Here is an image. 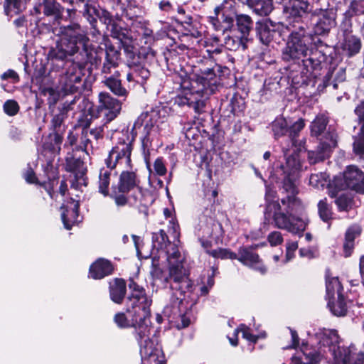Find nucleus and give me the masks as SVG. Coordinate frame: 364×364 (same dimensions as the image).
<instances>
[{"label": "nucleus", "mask_w": 364, "mask_h": 364, "mask_svg": "<svg viewBox=\"0 0 364 364\" xmlns=\"http://www.w3.org/2000/svg\"><path fill=\"white\" fill-rule=\"evenodd\" d=\"M326 297L328 299H335V294L337 296H341L343 291V287L338 278L336 277H326Z\"/></svg>", "instance_id": "nucleus-29"}, {"label": "nucleus", "mask_w": 364, "mask_h": 364, "mask_svg": "<svg viewBox=\"0 0 364 364\" xmlns=\"http://www.w3.org/2000/svg\"><path fill=\"white\" fill-rule=\"evenodd\" d=\"M4 110L6 114L14 116L18 113L19 106L15 100H9L4 105Z\"/></svg>", "instance_id": "nucleus-52"}, {"label": "nucleus", "mask_w": 364, "mask_h": 364, "mask_svg": "<svg viewBox=\"0 0 364 364\" xmlns=\"http://www.w3.org/2000/svg\"><path fill=\"white\" fill-rule=\"evenodd\" d=\"M105 83L114 95L119 97L127 96V91L122 86L121 81L119 79L109 77L105 80Z\"/></svg>", "instance_id": "nucleus-41"}, {"label": "nucleus", "mask_w": 364, "mask_h": 364, "mask_svg": "<svg viewBox=\"0 0 364 364\" xmlns=\"http://www.w3.org/2000/svg\"><path fill=\"white\" fill-rule=\"evenodd\" d=\"M154 173L158 176H164L167 169L162 158H157L154 163Z\"/></svg>", "instance_id": "nucleus-55"}, {"label": "nucleus", "mask_w": 364, "mask_h": 364, "mask_svg": "<svg viewBox=\"0 0 364 364\" xmlns=\"http://www.w3.org/2000/svg\"><path fill=\"white\" fill-rule=\"evenodd\" d=\"M88 136V131H83L82 136L81 138V143L83 145V147L86 151H87L89 149V146L92 147L90 139L87 137Z\"/></svg>", "instance_id": "nucleus-60"}, {"label": "nucleus", "mask_w": 364, "mask_h": 364, "mask_svg": "<svg viewBox=\"0 0 364 364\" xmlns=\"http://www.w3.org/2000/svg\"><path fill=\"white\" fill-rule=\"evenodd\" d=\"M317 17L314 26V33L316 35L327 33L336 25V11L333 9H321L316 14Z\"/></svg>", "instance_id": "nucleus-15"}, {"label": "nucleus", "mask_w": 364, "mask_h": 364, "mask_svg": "<svg viewBox=\"0 0 364 364\" xmlns=\"http://www.w3.org/2000/svg\"><path fill=\"white\" fill-rule=\"evenodd\" d=\"M318 209L320 218L324 222H328L331 219L332 213L326 200H321L318 203Z\"/></svg>", "instance_id": "nucleus-48"}, {"label": "nucleus", "mask_w": 364, "mask_h": 364, "mask_svg": "<svg viewBox=\"0 0 364 364\" xmlns=\"http://www.w3.org/2000/svg\"><path fill=\"white\" fill-rule=\"evenodd\" d=\"M328 178V176L324 172L311 174L309 184L316 188H323L327 184Z\"/></svg>", "instance_id": "nucleus-46"}, {"label": "nucleus", "mask_w": 364, "mask_h": 364, "mask_svg": "<svg viewBox=\"0 0 364 364\" xmlns=\"http://www.w3.org/2000/svg\"><path fill=\"white\" fill-rule=\"evenodd\" d=\"M134 137L128 131L123 132L117 144L112 147L105 159V164L109 169L118 167L120 169L132 168L131 155Z\"/></svg>", "instance_id": "nucleus-8"}, {"label": "nucleus", "mask_w": 364, "mask_h": 364, "mask_svg": "<svg viewBox=\"0 0 364 364\" xmlns=\"http://www.w3.org/2000/svg\"><path fill=\"white\" fill-rule=\"evenodd\" d=\"M289 124L286 118L277 117L272 123V130L276 139L289 134Z\"/></svg>", "instance_id": "nucleus-30"}, {"label": "nucleus", "mask_w": 364, "mask_h": 364, "mask_svg": "<svg viewBox=\"0 0 364 364\" xmlns=\"http://www.w3.org/2000/svg\"><path fill=\"white\" fill-rule=\"evenodd\" d=\"M129 69L130 72L127 75V80L129 82L143 83L150 76L149 70L141 63H133L129 65Z\"/></svg>", "instance_id": "nucleus-24"}, {"label": "nucleus", "mask_w": 364, "mask_h": 364, "mask_svg": "<svg viewBox=\"0 0 364 364\" xmlns=\"http://www.w3.org/2000/svg\"><path fill=\"white\" fill-rule=\"evenodd\" d=\"M126 193L119 191L118 188L112 187V191L110 194L109 193V196L114 200L115 204L117 206H124L127 203H129V197L127 198L125 196Z\"/></svg>", "instance_id": "nucleus-47"}, {"label": "nucleus", "mask_w": 364, "mask_h": 364, "mask_svg": "<svg viewBox=\"0 0 364 364\" xmlns=\"http://www.w3.org/2000/svg\"><path fill=\"white\" fill-rule=\"evenodd\" d=\"M235 20L237 29L242 34V38H246L253 26L252 18L248 15L240 14L236 16Z\"/></svg>", "instance_id": "nucleus-32"}, {"label": "nucleus", "mask_w": 364, "mask_h": 364, "mask_svg": "<svg viewBox=\"0 0 364 364\" xmlns=\"http://www.w3.org/2000/svg\"><path fill=\"white\" fill-rule=\"evenodd\" d=\"M182 260L183 257L177 252H173L168 257L169 274L164 277V287L171 291L172 311L179 314L180 322L176 325L178 329L190 324V318L183 311L192 306L196 297L193 293V285L188 272L181 264Z\"/></svg>", "instance_id": "nucleus-4"}, {"label": "nucleus", "mask_w": 364, "mask_h": 364, "mask_svg": "<svg viewBox=\"0 0 364 364\" xmlns=\"http://www.w3.org/2000/svg\"><path fill=\"white\" fill-rule=\"evenodd\" d=\"M267 240L271 246H277L283 242V237L280 232L273 231L269 234Z\"/></svg>", "instance_id": "nucleus-56"}, {"label": "nucleus", "mask_w": 364, "mask_h": 364, "mask_svg": "<svg viewBox=\"0 0 364 364\" xmlns=\"http://www.w3.org/2000/svg\"><path fill=\"white\" fill-rule=\"evenodd\" d=\"M243 4H247L259 16H267L273 10L272 0H238Z\"/></svg>", "instance_id": "nucleus-23"}, {"label": "nucleus", "mask_w": 364, "mask_h": 364, "mask_svg": "<svg viewBox=\"0 0 364 364\" xmlns=\"http://www.w3.org/2000/svg\"><path fill=\"white\" fill-rule=\"evenodd\" d=\"M41 7L44 15L55 19L62 18L64 8L56 0H43Z\"/></svg>", "instance_id": "nucleus-26"}, {"label": "nucleus", "mask_w": 364, "mask_h": 364, "mask_svg": "<svg viewBox=\"0 0 364 364\" xmlns=\"http://www.w3.org/2000/svg\"><path fill=\"white\" fill-rule=\"evenodd\" d=\"M112 263L105 259L100 258L93 262L90 267V277L94 279H100L113 272Z\"/></svg>", "instance_id": "nucleus-21"}, {"label": "nucleus", "mask_w": 364, "mask_h": 364, "mask_svg": "<svg viewBox=\"0 0 364 364\" xmlns=\"http://www.w3.org/2000/svg\"><path fill=\"white\" fill-rule=\"evenodd\" d=\"M122 171L119 177L118 184L112 186L116 188H118L119 191L123 193H128L135 187H138L139 178L132 168L122 169Z\"/></svg>", "instance_id": "nucleus-19"}, {"label": "nucleus", "mask_w": 364, "mask_h": 364, "mask_svg": "<svg viewBox=\"0 0 364 364\" xmlns=\"http://www.w3.org/2000/svg\"><path fill=\"white\" fill-rule=\"evenodd\" d=\"M59 36L56 45L50 49L48 56L50 63H57L58 68L64 65L66 59L77 54V63H73L60 79V87L65 95L77 92L82 81V68L92 62L93 48L90 45L87 32L77 23L60 26L55 30Z\"/></svg>", "instance_id": "nucleus-2"}, {"label": "nucleus", "mask_w": 364, "mask_h": 364, "mask_svg": "<svg viewBox=\"0 0 364 364\" xmlns=\"http://www.w3.org/2000/svg\"><path fill=\"white\" fill-rule=\"evenodd\" d=\"M243 264L258 270L262 274L266 272V268L262 264L259 255L254 251L252 247H242L236 254V258Z\"/></svg>", "instance_id": "nucleus-17"}, {"label": "nucleus", "mask_w": 364, "mask_h": 364, "mask_svg": "<svg viewBox=\"0 0 364 364\" xmlns=\"http://www.w3.org/2000/svg\"><path fill=\"white\" fill-rule=\"evenodd\" d=\"M100 20L107 26L110 31L112 36L119 38L120 27L117 25L116 19L107 11L102 10L100 16Z\"/></svg>", "instance_id": "nucleus-28"}, {"label": "nucleus", "mask_w": 364, "mask_h": 364, "mask_svg": "<svg viewBox=\"0 0 364 364\" xmlns=\"http://www.w3.org/2000/svg\"><path fill=\"white\" fill-rule=\"evenodd\" d=\"M290 333L291 336V344L286 348H296L299 345V338L296 331L290 329Z\"/></svg>", "instance_id": "nucleus-58"}, {"label": "nucleus", "mask_w": 364, "mask_h": 364, "mask_svg": "<svg viewBox=\"0 0 364 364\" xmlns=\"http://www.w3.org/2000/svg\"><path fill=\"white\" fill-rule=\"evenodd\" d=\"M79 202L71 199L65 207V210L61 213V218L65 228L70 230L77 223L78 218Z\"/></svg>", "instance_id": "nucleus-22"}, {"label": "nucleus", "mask_w": 364, "mask_h": 364, "mask_svg": "<svg viewBox=\"0 0 364 364\" xmlns=\"http://www.w3.org/2000/svg\"><path fill=\"white\" fill-rule=\"evenodd\" d=\"M111 170L109 168H101L99 174L98 188L99 192L104 196H109V187L111 181Z\"/></svg>", "instance_id": "nucleus-33"}, {"label": "nucleus", "mask_w": 364, "mask_h": 364, "mask_svg": "<svg viewBox=\"0 0 364 364\" xmlns=\"http://www.w3.org/2000/svg\"><path fill=\"white\" fill-rule=\"evenodd\" d=\"M346 80V71L343 68H340L335 76L336 82L333 83V87L334 89H337L338 85L337 82H343Z\"/></svg>", "instance_id": "nucleus-57"}, {"label": "nucleus", "mask_w": 364, "mask_h": 364, "mask_svg": "<svg viewBox=\"0 0 364 364\" xmlns=\"http://www.w3.org/2000/svg\"><path fill=\"white\" fill-rule=\"evenodd\" d=\"M342 48L347 52L349 56L358 53L361 48L360 40L355 36H346L343 43Z\"/></svg>", "instance_id": "nucleus-34"}, {"label": "nucleus", "mask_w": 364, "mask_h": 364, "mask_svg": "<svg viewBox=\"0 0 364 364\" xmlns=\"http://www.w3.org/2000/svg\"><path fill=\"white\" fill-rule=\"evenodd\" d=\"M356 115L359 117L360 120L363 121L362 127L364 126V102L359 104L355 109Z\"/></svg>", "instance_id": "nucleus-63"}, {"label": "nucleus", "mask_w": 364, "mask_h": 364, "mask_svg": "<svg viewBox=\"0 0 364 364\" xmlns=\"http://www.w3.org/2000/svg\"><path fill=\"white\" fill-rule=\"evenodd\" d=\"M283 4L284 13L289 18V26L291 25V18L294 22L299 23V19L309 11V4L306 0H280Z\"/></svg>", "instance_id": "nucleus-13"}, {"label": "nucleus", "mask_w": 364, "mask_h": 364, "mask_svg": "<svg viewBox=\"0 0 364 364\" xmlns=\"http://www.w3.org/2000/svg\"><path fill=\"white\" fill-rule=\"evenodd\" d=\"M290 31L287 46L283 51L285 60L300 59L309 55L314 48V36L303 25L287 26Z\"/></svg>", "instance_id": "nucleus-6"}, {"label": "nucleus", "mask_w": 364, "mask_h": 364, "mask_svg": "<svg viewBox=\"0 0 364 364\" xmlns=\"http://www.w3.org/2000/svg\"><path fill=\"white\" fill-rule=\"evenodd\" d=\"M335 203L337 205L338 210L341 211H347L351 206V199L343 194L339 196L336 199Z\"/></svg>", "instance_id": "nucleus-51"}, {"label": "nucleus", "mask_w": 364, "mask_h": 364, "mask_svg": "<svg viewBox=\"0 0 364 364\" xmlns=\"http://www.w3.org/2000/svg\"><path fill=\"white\" fill-rule=\"evenodd\" d=\"M119 55V53L112 48L107 49L105 61L102 68L103 73H109L112 68L117 65Z\"/></svg>", "instance_id": "nucleus-39"}, {"label": "nucleus", "mask_w": 364, "mask_h": 364, "mask_svg": "<svg viewBox=\"0 0 364 364\" xmlns=\"http://www.w3.org/2000/svg\"><path fill=\"white\" fill-rule=\"evenodd\" d=\"M208 253L215 258H221V259H235L236 258V254L233 253L232 252L228 251L225 249H217L213 250L212 251H209Z\"/></svg>", "instance_id": "nucleus-50"}, {"label": "nucleus", "mask_w": 364, "mask_h": 364, "mask_svg": "<svg viewBox=\"0 0 364 364\" xmlns=\"http://www.w3.org/2000/svg\"><path fill=\"white\" fill-rule=\"evenodd\" d=\"M181 91L174 98V104L179 107L187 106L200 114L205 112L206 101L218 86L213 68H200V73L195 80L184 78L181 82Z\"/></svg>", "instance_id": "nucleus-5"}, {"label": "nucleus", "mask_w": 364, "mask_h": 364, "mask_svg": "<svg viewBox=\"0 0 364 364\" xmlns=\"http://www.w3.org/2000/svg\"><path fill=\"white\" fill-rule=\"evenodd\" d=\"M301 170L297 155L291 154L286 159L285 165H281L276 171L277 175L283 176V189L288 194L281 199V203L274 200L277 192L266 186L265 217H272L274 226L279 229L298 235L300 237L306 228L308 220L305 216V207L296 197L298 193L296 180Z\"/></svg>", "instance_id": "nucleus-1"}, {"label": "nucleus", "mask_w": 364, "mask_h": 364, "mask_svg": "<svg viewBox=\"0 0 364 364\" xmlns=\"http://www.w3.org/2000/svg\"><path fill=\"white\" fill-rule=\"evenodd\" d=\"M84 1H86L85 4V14H90L92 11H95L94 4L96 0H85Z\"/></svg>", "instance_id": "nucleus-61"}, {"label": "nucleus", "mask_w": 364, "mask_h": 364, "mask_svg": "<svg viewBox=\"0 0 364 364\" xmlns=\"http://www.w3.org/2000/svg\"><path fill=\"white\" fill-rule=\"evenodd\" d=\"M30 0H6L5 12L7 16H14L18 14L26 8L27 4Z\"/></svg>", "instance_id": "nucleus-31"}, {"label": "nucleus", "mask_w": 364, "mask_h": 364, "mask_svg": "<svg viewBox=\"0 0 364 364\" xmlns=\"http://www.w3.org/2000/svg\"><path fill=\"white\" fill-rule=\"evenodd\" d=\"M88 133L95 140H98L99 139L102 137V129L101 127L92 129L90 131H88Z\"/></svg>", "instance_id": "nucleus-62"}, {"label": "nucleus", "mask_w": 364, "mask_h": 364, "mask_svg": "<svg viewBox=\"0 0 364 364\" xmlns=\"http://www.w3.org/2000/svg\"><path fill=\"white\" fill-rule=\"evenodd\" d=\"M178 223L173 219L171 218L169 220V226H168V232L172 235L174 238V241L171 245L168 240V236L164 230H160L159 232L154 233L152 236V242L154 248L158 250H164L166 255V259L168 262V274H164L160 278L161 280L164 282V277H168L169 274V261L168 257L172 255L173 252H177L178 255H180L183 257V260L181 261V264L183 266V262L185 260V257L180 252L178 244L176 242H179V232H178Z\"/></svg>", "instance_id": "nucleus-9"}, {"label": "nucleus", "mask_w": 364, "mask_h": 364, "mask_svg": "<svg viewBox=\"0 0 364 364\" xmlns=\"http://www.w3.org/2000/svg\"><path fill=\"white\" fill-rule=\"evenodd\" d=\"M154 200L155 196L150 191L139 187L129 196V203L145 215H147L148 208Z\"/></svg>", "instance_id": "nucleus-16"}, {"label": "nucleus", "mask_w": 364, "mask_h": 364, "mask_svg": "<svg viewBox=\"0 0 364 364\" xmlns=\"http://www.w3.org/2000/svg\"><path fill=\"white\" fill-rule=\"evenodd\" d=\"M144 343L146 344V348H151V353L150 355L144 357L140 353L141 358V364H165L164 360L163 353L161 347L158 343V340L155 337L149 338Z\"/></svg>", "instance_id": "nucleus-20"}, {"label": "nucleus", "mask_w": 364, "mask_h": 364, "mask_svg": "<svg viewBox=\"0 0 364 364\" xmlns=\"http://www.w3.org/2000/svg\"><path fill=\"white\" fill-rule=\"evenodd\" d=\"M66 170L74 174V180L71 186L75 189H80L82 186H87V178L85 174L87 168L85 163L80 159L74 156L66 158Z\"/></svg>", "instance_id": "nucleus-12"}, {"label": "nucleus", "mask_w": 364, "mask_h": 364, "mask_svg": "<svg viewBox=\"0 0 364 364\" xmlns=\"http://www.w3.org/2000/svg\"><path fill=\"white\" fill-rule=\"evenodd\" d=\"M333 186L338 187L339 190L348 188L358 193L364 194V175L357 167L350 166L344 172L342 178H336L329 184L328 194L332 198L336 197L337 194L336 191L331 189Z\"/></svg>", "instance_id": "nucleus-10"}, {"label": "nucleus", "mask_w": 364, "mask_h": 364, "mask_svg": "<svg viewBox=\"0 0 364 364\" xmlns=\"http://www.w3.org/2000/svg\"><path fill=\"white\" fill-rule=\"evenodd\" d=\"M335 299H328V307L331 312L336 316H343L347 311L346 304L344 301L343 295L337 296V300L334 301Z\"/></svg>", "instance_id": "nucleus-35"}, {"label": "nucleus", "mask_w": 364, "mask_h": 364, "mask_svg": "<svg viewBox=\"0 0 364 364\" xmlns=\"http://www.w3.org/2000/svg\"><path fill=\"white\" fill-rule=\"evenodd\" d=\"M75 103V100L71 101L70 103L65 102L62 109L60 110L58 114H56L52 119V124L55 128L60 127L63 120L66 117V114L68 110L71 109V105Z\"/></svg>", "instance_id": "nucleus-44"}, {"label": "nucleus", "mask_w": 364, "mask_h": 364, "mask_svg": "<svg viewBox=\"0 0 364 364\" xmlns=\"http://www.w3.org/2000/svg\"><path fill=\"white\" fill-rule=\"evenodd\" d=\"M328 118L324 114H318L311 124V132L314 136H319L326 128Z\"/></svg>", "instance_id": "nucleus-40"}, {"label": "nucleus", "mask_w": 364, "mask_h": 364, "mask_svg": "<svg viewBox=\"0 0 364 364\" xmlns=\"http://www.w3.org/2000/svg\"><path fill=\"white\" fill-rule=\"evenodd\" d=\"M243 39L242 36L240 38H233L230 36H228L225 38V46L226 48L230 50H236L240 48V46H242L243 48H245V44L243 43Z\"/></svg>", "instance_id": "nucleus-49"}, {"label": "nucleus", "mask_w": 364, "mask_h": 364, "mask_svg": "<svg viewBox=\"0 0 364 364\" xmlns=\"http://www.w3.org/2000/svg\"><path fill=\"white\" fill-rule=\"evenodd\" d=\"M219 225L213 223L211 220H210V223H208L205 226L203 225H200L199 231L201 232V234L199 233V236H201L203 238H208L212 236L213 227L217 228Z\"/></svg>", "instance_id": "nucleus-53"}, {"label": "nucleus", "mask_w": 364, "mask_h": 364, "mask_svg": "<svg viewBox=\"0 0 364 364\" xmlns=\"http://www.w3.org/2000/svg\"><path fill=\"white\" fill-rule=\"evenodd\" d=\"M149 124L147 123L145 126L146 131V140H149L151 136H155L157 134L162 135L166 133V130L168 128V124L164 120H155L154 124H151L150 128H149Z\"/></svg>", "instance_id": "nucleus-36"}, {"label": "nucleus", "mask_w": 364, "mask_h": 364, "mask_svg": "<svg viewBox=\"0 0 364 364\" xmlns=\"http://www.w3.org/2000/svg\"><path fill=\"white\" fill-rule=\"evenodd\" d=\"M129 287L131 294L127 302V314L117 313L114 317V321L120 328L133 327L135 330V338L139 346V352L144 357L150 355L151 349L146 348L144 341L150 335V306L149 299L145 290L133 279H129Z\"/></svg>", "instance_id": "nucleus-3"}, {"label": "nucleus", "mask_w": 364, "mask_h": 364, "mask_svg": "<svg viewBox=\"0 0 364 364\" xmlns=\"http://www.w3.org/2000/svg\"><path fill=\"white\" fill-rule=\"evenodd\" d=\"M299 255L301 257L314 258L315 257L314 252L309 248H301L299 250Z\"/></svg>", "instance_id": "nucleus-64"}, {"label": "nucleus", "mask_w": 364, "mask_h": 364, "mask_svg": "<svg viewBox=\"0 0 364 364\" xmlns=\"http://www.w3.org/2000/svg\"><path fill=\"white\" fill-rule=\"evenodd\" d=\"M364 13V0H353L349 9L345 12L346 18H350L354 15H360Z\"/></svg>", "instance_id": "nucleus-45"}, {"label": "nucleus", "mask_w": 364, "mask_h": 364, "mask_svg": "<svg viewBox=\"0 0 364 364\" xmlns=\"http://www.w3.org/2000/svg\"><path fill=\"white\" fill-rule=\"evenodd\" d=\"M121 108L120 102L113 98L109 93H100L98 110L104 112L107 122L113 120L119 114Z\"/></svg>", "instance_id": "nucleus-14"}, {"label": "nucleus", "mask_w": 364, "mask_h": 364, "mask_svg": "<svg viewBox=\"0 0 364 364\" xmlns=\"http://www.w3.org/2000/svg\"><path fill=\"white\" fill-rule=\"evenodd\" d=\"M109 293L114 302L121 304L126 293L125 281L122 279H115L113 283L110 284Z\"/></svg>", "instance_id": "nucleus-27"}, {"label": "nucleus", "mask_w": 364, "mask_h": 364, "mask_svg": "<svg viewBox=\"0 0 364 364\" xmlns=\"http://www.w3.org/2000/svg\"><path fill=\"white\" fill-rule=\"evenodd\" d=\"M337 145V136L335 132H328L316 151L308 152V160L314 164L329 157L332 149Z\"/></svg>", "instance_id": "nucleus-11"}, {"label": "nucleus", "mask_w": 364, "mask_h": 364, "mask_svg": "<svg viewBox=\"0 0 364 364\" xmlns=\"http://www.w3.org/2000/svg\"><path fill=\"white\" fill-rule=\"evenodd\" d=\"M239 332H241L242 333V337L246 339L247 341L251 342V343H255L259 338L258 336H255V335H253L252 333H251L250 332V328H248L247 326H246L245 324H241L235 331V333H234V336L235 337V338H229V340H230V343H231V345L235 346L237 345V333Z\"/></svg>", "instance_id": "nucleus-37"}, {"label": "nucleus", "mask_w": 364, "mask_h": 364, "mask_svg": "<svg viewBox=\"0 0 364 364\" xmlns=\"http://www.w3.org/2000/svg\"><path fill=\"white\" fill-rule=\"evenodd\" d=\"M24 178L27 183H37V178L36 175L32 169H28L24 174Z\"/></svg>", "instance_id": "nucleus-59"}, {"label": "nucleus", "mask_w": 364, "mask_h": 364, "mask_svg": "<svg viewBox=\"0 0 364 364\" xmlns=\"http://www.w3.org/2000/svg\"><path fill=\"white\" fill-rule=\"evenodd\" d=\"M361 233V228L359 225H353L348 228L345 235L343 251L345 257L350 256L354 248V240Z\"/></svg>", "instance_id": "nucleus-25"}, {"label": "nucleus", "mask_w": 364, "mask_h": 364, "mask_svg": "<svg viewBox=\"0 0 364 364\" xmlns=\"http://www.w3.org/2000/svg\"><path fill=\"white\" fill-rule=\"evenodd\" d=\"M338 339L336 331L328 330L323 333L320 341L321 346L328 347V350L333 357V364H364L363 353L356 352L353 345L341 348L337 346Z\"/></svg>", "instance_id": "nucleus-7"}, {"label": "nucleus", "mask_w": 364, "mask_h": 364, "mask_svg": "<svg viewBox=\"0 0 364 364\" xmlns=\"http://www.w3.org/2000/svg\"><path fill=\"white\" fill-rule=\"evenodd\" d=\"M304 127L305 122L304 120L301 118L299 119L291 126H289L288 136L291 146L296 145V139L299 136V132L304 129Z\"/></svg>", "instance_id": "nucleus-43"}, {"label": "nucleus", "mask_w": 364, "mask_h": 364, "mask_svg": "<svg viewBox=\"0 0 364 364\" xmlns=\"http://www.w3.org/2000/svg\"><path fill=\"white\" fill-rule=\"evenodd\" d=\"M353 150L358 154H364V126L361 127L359 138L353 143Z\"/></svg>", "instance_id": "nucleus-54"}, {"label": "nucleus", "mask_w": 364, "mask_h": 364, "mask_svg": "<svg viewBox=\"0 0 364 364\" xmlns=\"http://www.w3.org/2000/svg\"><path fill=\"white\" fill-rule=\"evenodd\" d=\"M217 16L223 23V31L231 28L236 17L235 2L234 0H225L220 6L215 10Z\"/></svg>", "instance_id": "nucleus-18"}, {"label": "nucleus", "mask_w": 364, "mask_h": 364, "mask_svg": "<svg viewBox=\"0 0 364 364\" xmlns=\"http://www.w3.org/2000/svg\"><path fill=\"white\" fill-rule=\"evenodd\" d=\"M257 35L260 41L265 45L269 44L273 39L276 31L270 28L267 23H261L257 27Z\"/></svg>", "instance_id": "nucleus-38"}, {"label": "nucleus", "mask_w": 364, "mask_h": 364, "mask_svg": "<svg viewBox=\"0 0 364 364\" xmlns=\"http://www.w3.org/2000/svg\"><path fill=\"white\" fill-rule=\"evenodd\" d=\"M302 352H303V355L305 358V360L306 361H304L303 360V358H299V357H297V356H294L292 358V364H318V361H319V354L317 353H312L311 351H310L309 353H307L306 350V348H302L301 349Z\"/></svg>", "instance_id": "nucleus-42"}]
</instances>
